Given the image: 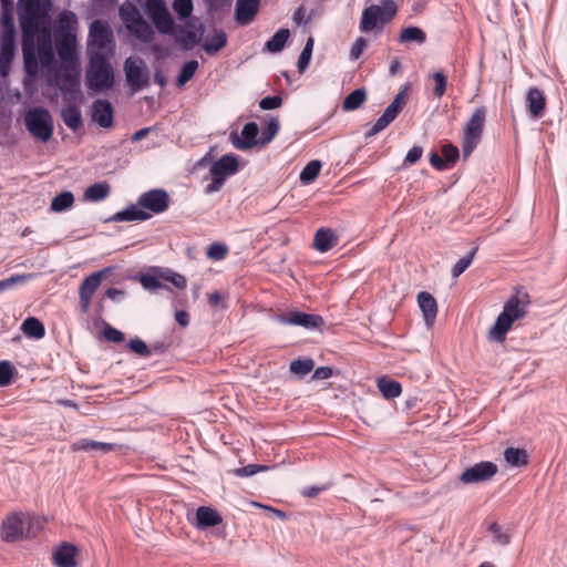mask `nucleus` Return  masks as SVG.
I'll return each instance as SVG.
<instances>
[{
    "mask_svg": "<svg viewBox=\"0 0 567 567\" xmlns=\"http://www.w3.org/2000/svg\"><path fill=\"white\" fill-rule=\"evenodd\" d=\"M51 0H19L18 16L23 38H34L40 25L49 18Z\"/></svg>",
    "mask_w": 567,
    "mask_h": 567,
    "instance_id": "nucleus-1",
    "label": "nucleus"
},
{
    "mask_svg": "<svg viewBox=\"0 0 567 567\" xmlns=\"http://www.w3.org/2000/svg\"><path fill=\"white\" fill-rule=\"evenodd\" d=\"M44 520L24 513L9 515L1 525V538L7 543H14L22 538H31L43 528Z\"/></svg>",
    "mask_w": 567,
    "mask_h": 567,
    "instance_id": "nucleus-2",
    "label": "nucleus"
},
{
    "mask_svg": "<svg viewBox=\"0 0 567 567\" xmlns=\"http://www.w3.org/2000/svg\"><path fill=\"white\" fill-rule=\"evenodd\" d=\"M398 13L394 0H380L379 4H371L362 11L359 29L361 32H381Z\"/></svg>",
    "mask_w": 567,
    "mask_h": 567,
    "instance_id": "nucleus-3",
    "label": "nucleus"
},
{
    "mask_svg": "<svg viewBox=\"0 0 567 567\" xmlns=\"http://www.w3.org/2000/svg\"><path fill=\"white\" fill-rule=\"evenodd\" d=\"M526 302L517 296L512 297L503 308V311L496 318L495 323L488 331V339L496 342H504L507 332L513 323L526 316Z\"/></svg>",
    "mask_w": 567,
    "mask_h": 567,
    "instance_id": "nucleus-4",
    "label": "nucleus"
},
{
    "mask_svg": "<svg viewBox=\"0 0 567 567\" xmlns=\"http://www.w3.org/2000/svg\"><path fill=\"white\" fill-rule=\"evenodd\" d=\"M114 84V74L104 53L93 52L86 70V85L94 92L109 90Z\"/></svg>",
    "mask_w": 567,
    "mask_h": 567,
    "instance_id": "nucleus-5",
    "label": "nucleus"
},
{
    "mask_svg": "<svg viewBox=\"0 0 567 567\" xmlns=\"http://www.w3.org/2000/svg\"><path fill=\"white\" fill-rule=\"evenodd\" d=\"M24 124L31 135L42 142H48L53 134V118L43 107H33L25 113Z\"/></svg>",
    "mask_w": 567,
    "mask_h": 567,
    "instance_id": "nucleus-6",
    "label": "nucleus"
},
{
    "mask_svg": "<svg viewBox=\"0 0 567 567\" xmlns=\"http://www.w3.org/2000/svg\"><path fill=\"white\" fill-rule=\"evenodd\" d=\"M205 32V25L199 18L193 17L184 20L183 24L175 27V40L183 49L190 50L197 45Z\"/></svg>",
    "mask_w": 567,
    "mask_h": 567,
    "instance_id": "nucleus-7",
    "label": "nucleus"
},
{
    "mask_svg": "<svg viewBox=\"0 0 567 567\" xmlns=\"http://www.w3.org/2000/svg\"><path fill=\"white\" fill-rule=\"evenodd\" d=\"M56 80L64 101H71L70 97L78 96L79 92V62L61 63Z\"/></svg>",
    "mask_w": 567,
    "mask_h": 567,
    "instance_id": "nucleus-8",
    "label": "nucleus"
},
{
    "mask_svg": "<svg viewBox=\"0 0 567 567\" xmlns=\"http://www.w3.org/2000/svg\"><path fill=\"white\" fill-rule=\"evenodd\" d=\"M485 116V109L483 106L477 107L466 123L463 137V153L465 157L473 152L481 138Z\"/></svg>",
    "mask_w": 567,
    "mask_h": 567,
    "instance_id": "nucleus-9",
    "label": "nucleus"
},
{
    "mask_svg": "<svg viewBox=\"0 0 567 567\" xmlns=\"http://www.w3.org/2000/svg\"><path fill=\"white\" fill-rule=\"evenodd\" d=\"M146 10L158 32L168 35L175 33L174 19L163 0H146Z\"/></svg>",
    "mask_w": 567,
    "mask_h": 567,
    "instance_id": "nucleus-10",
    "label": "nucleus"
},
{
    "mask_svg": "<svg viewBox=\"0 0 567 567\" xmlns=\"http://www.w3.org/2000/svg\"><path fill=\"white\" fill-rule=\"evenodd\" d=\"M126 82L132 93H136L150 84V73L141 59L127 58L124 63Z\"/></svg>",
    "mask_w": 567,
    "mask_h": 567,
    "instance_id": "nucleus-11",
    "label": "nucleus"
},
{
    "mask_svg": "<svg viewBox=\"0 0 567 567\" xmlns=\"http://www.w3.org/2000/svg\"><path fill=\"white\" fill-rule=\"evenodd\" d=\"M405 90L399 92L393 101L388 105L382 115L377 120L373 126L365 133L367 137L374 136L383 131L390 123H392L405 104Z\"/></svg>",
    "mask_w": 567,
    "mask_h": 567,
    "instance_id": "nucleus-12",
    "label": "nucleus"
},
{
    "mask_svg": "<svg viewBox=\"0 0 567 567\" xmlns=\"http://www.w3.org/2000/svg\"><path fill=\"white\" fill-rule=\"evenodd\" d=\"M497 470L494 462L482 461L463 471L460 481L465 485L487 482L497 473Z\"/></svg>",
    "mask_w": 567,
    "mask_h": 567,
    "instance_id": "nucleus-13",
    "label": "nucleus"
},
{
    "mask_svg": "<svg viewBox=\"0 0 567 567\" xmlns=\"http://www.w3.org/2000/svg\"><path fill=\"white\" fill-rule=\"evenodd\" d=\"M112 41V33L107 24L101 20L91 23L89 30V53H103Z\"/></svg>",
    "mask_w": 567,
    "mask_h": 567,
    "instance_id": "nucleus-14",
    "label": "nucleus"
},
{
    "mask_svg": "<svg viewBox=\"0 0 567 567\" xmlns=\"http://www.w3.org/2000/svg\"><path fill=\"white\" fill-rule=\"evenodd\" d=\"M137 204L145 212L150 210L153 214H161L168 208L169 196L164 189H151L138 197Z\"/></svg>",
    "mask_w": 567,
    "mask_h": 567,
    "instance_id": "nucleus-15",
    "label": "nucleus"
},
{
    "mask_svg": "<svg viewBox=\"0 0 567 567\" xmlns=\"http://www.w3.org/2000/svg\"><path fill=\"white\" fill-rule=\"evenodd\" d=\"M229 141L236 150L246 151L254 146L260 145L259 143V127L255 122H248L243 127L241 134L230 132Z\"/></svg>",
    "mask_w": 567,
    "mask_h": 567,
    "instance_id": "nucleus-16",
    "label": "nucleus"
},
{
    "mask_svg": "<svg viewBox=\"0 0 567 567\" xmlns=\"http://www.w3.org/2000/svg\"><path fill=\"white\" fill-rule=\"evenodd\" d=\"M277 321L285 326H299L309 330L320 328L323 324V319L320 316L301 311L279 315Z\"/></svg>",
    "mask_w": 567,
    "mask_h": 567,
    "instance_id": "nucleus-17",
    "label": "nucleus"
},
{
    "mask_svg": "<svg viewBox=\"0 0 567 567\" xmlns=\"http://www.w3.org/2000/svg\"><path fill=\"white\" fill-rule=\"evenodd\" d=\"M91 118L99 126L109 128L113 125V106L107 100H95L91 107Z\"/></svg>",
    "mask_w": 567,
    "mask_h": 567,
    "instance_id": "nucleus-18",
    "label": "nucleus"
},
{
    "mask_svg": "<svg viewBox=\"0 0 567 567\" xmlns=\"http://www.w3.org/2000/svg\"><path fill=\"white\" fill-rule=\"evenodd\" d=\"M238 168V157L234 154H226L210 165L209 174L226 181L227 177L236 174Z\"/></svg>",
    "mask_w": 567,
    "mask_h": 567,
    "instance_id": "nucleus-19",
    "label": "nucleus"
},
{
    "mask_svg": "<svg viewBox=\"0 0 567 567\" xmlns=\"http://www.w3.org/2000/svg\"><path fill=\"white\" fill-rule=\"evenodd\" d=\"M54 38L56 52L61 63L79 62L76 55V37L65 34Z\"/></svg>",
    "mask_w": 567,
    "mask_h": 567,
    "instance_id": "nucleus-20",
    "label": "nucleus"
},
{
    "mask_svg": "<svg viewBox=\"0 0 567 567\" xmlns=\"http://www.w3.org/2000/svg\"><path fill=\"white\" fill-rule=\"evenodd\" d=\"M16 54V37H0V74H9Z\"/></svg>",
    "mask_w": 567,
    "mask_h": 567,
    "instance_id": "nucleus-21",
    "label": "nucleus"
},
{
    "mask_svg": "<svg viewBox=\"0 0 567 567\" xmlns=\"http://www.w3.org/2000/svg\"><path fill=\"white\" fill-rule=\"evenodd\" d=\"M76 97L78 96L70 97L71 101H66L69 103L68 106L61 110V117L64 124L73 132H76L83 125L82 114L76 105Z\"/></svg>",
    "mask_w": 567,
    "mask_h": 567,
    "instance_id": "nucleus-22",
    "label": "nucleus"
},
{
    "mask_svg": "<svg viewBox=\"0 0 567 567\" xmlns=\"http://www.w3.org/2000/svg\"><path fill=\"white\" fill-rule=\"evenodd\" d=\"M78 18L72 11H62L56 19L54 37L70 35L76 37Z\"/></svg>",
    "mask_w": 567,
    "mask_h": 567,
    "instance_id": "nucleus-23",
    "label": "nucleus"
},
{
    "mask_svg": "<svg viewBox=\"0 0 567 567\" xmlns=\"http://www.w3.org/2000/svg\"><path fill=\"white\" fill-rule=\"evenodd\" d=\"M152 217V214L143 210L138 204L130 205L123 210L115 213L107 221L122 223V221H144Z\"/></svg>",
    "mask_w": 567,
    "mask_h": 567,
    "instance_id": "nucleus-24",
    "label": "nucleus"
},
{
    "mask_svg": "<svg viewBox=\"0 0 567 567\" xmlns=\"http://www.w3.org/2000/svg\"><path fill=\"white\" fill-rule=\"evenodd\" d=\"M259 7V0H237L236 20L241 25L249 24L256 16Z\"/></svg>",
    "mask_w": 567,
    "mask_h": 567,
    "instance_id": "nucleus-25",
    "label": "nucleus"
},
{
    "mask_svg": "<svg viewBox=\"0 0 567 567\" xmlns=\"http://www.w3.org/2000/svg\"><path fill=\"white\" fill-rule=\"evenodd\" d=\"M417 302L423 312L426 326H432L437 315V303L435 298L426 291H421L417 295Z\"/></svg>",
    "mask_w": 567,
    "mask_h": 567,
    "instance_id": "nucleus-26",
    "label": "nucleus"
},
{
    "mask_svg": "<svg viewBox=\"0 0 567 567\" xmlns=\"http://www.w3.org/2000/svg\"><path fill=\"white\" fill-rule=\"evenodd\" d=\"M526 102L533 117L538 118L544 114L546 99L540 90L530 87L526 95Z\"/></svg>",
    "mask_w": 567,
    "mask_h": 567,
    "instance_id": "nucleus-27",
    "label": "nucleus"
},
{
    "mask_svg": "<svg viewBox=\"0 0 567 567\" xmlns=\"http://www.w3.org/2000/svg\"><path fill=\"white\" fill-rule=\"evenodd\" d=\"M218 512L208 506H200L196 511V526L198 528L213 527L221 523Z\"/></svg>",
    "mask_w": 567,
    "mask_h": 567,
    "instance_id": "nucleus-28",
    "label": "nucleus"
},
{
    "mask_svg": "<svg viewBox=\"0 0 567 567\" xmlns=\"http://www.w3.org/2000/svg\"><path fill=\"white\" fill-rule=\"evenodd\" d=\"M76 547L70 544L61 545L53 554L54 564L58 567H75Z\"/></svg>",
    "mask_w": 567,
    "mask_h": 567,
    "instance_id": "nucleus-29",
    "label": "nucleus"
},
{
    "mask_svg": "<svg viewBox=\"0 0 567 567\" xmlns=\"http://www.w3.org/2000/svg\"><path fill=\"white\" fill-rule=\"evenodd\" d=\"M2 6V14H1V27L2 32L1 37H16V25L12 16V4L13 0H0Z\"/></svg>",
    "mask_w": 567,
    "mask_h": 567,
    "instance_id": "nucleus-30",
    "label": "nucleus"
},
{
    "mask_svg": "<svg viewBox=\"0 0 567 567\" xmlns=\"http://www.w3.org/2000/svg\"><path fill=\"white\" fill-rule=\"evenodd\" d=\"M115 449L113 443L97 442L90 439H80L72 444L73 451L110 453Z\"/></svg>",
    "mask_w": 567,
    "mask_h": 567,
    "instance_id": "nucleus-31",
    "label": "nucleus"
},
{
    "mask_svg": "<svg viewBox=\"0 0 567 567\" xmlns=\"http://www.w3.org/2000/svg\"><path fill=\"white\" fill-rule=\"evenodd\" d=\"M337 241L338 237L333 230L321 228L318 229L315 235L313 245L318 251L326 252L333 248L337 245Z\"/></svg>",
    "mask_w": 567,
    "mask_h": 567,
    "instance_id": "nucleus-32",
    "label": "nucleus"
},
{
    "mask_svg": "<svg viewBox=\"0 0 567 567\" xmlns=\"http://www.w3.org/2000/svg\"><path fill=\"white\" fill-rule=\"evenodd\" d=\"M127 30L144 43H150L154 39L152 27L143 18L133 21Z\"/></svg>",
    "mask_w": 567,
    "mask_h": 567,
    "instance_id": "nucleus-33",
    "label": "nucleus"
},
{
    "mask_svg": "<svg viewBox=\"0 0 567 567\" xmlns=\"http://www.w3.org/2000/svg\"><path fill=\"white\" fill-rule=\"evenodd\" d=\"M398 41L402 44H423L426 41V33L419 27L410 25L401 30Z\"/></svg>",
    "mask_w": 567,
    "mask_h": 567,
    "instance_id": "nucleus-34",
    "label": "nucleus"
},
{
    "mask_svg": "<svg viewBox=\"0 0 567 567\" xmlns=\"http://www.w3.org/2000/svg\"><path fill=\"white\" fill-rule=\"evenodd\" d=\"M21 331L24 333V336L32 339H42L45 334L43 323L34 317H28L22 322Z\"/></svg>",
    "mask_w": 567,
    "mask_h": 567,
    "instance_id": "nucleus-35",
    "label": "nucleus"
},
{
    "mask_svg": "<svg viewBox=\"0 0 567 567\" xmlns=\"http://www.w3.org/2000/svg\"><path fill=\"white\" fill-rule=\"evenodd\" d=\"M111 192V187L106 182L95 183L87 187L84 192V199L87 202H101L105 199Z\"/></svg>",
    "mask_w": 567,
    "mask_h": 567,
    "instance_id": "nucleus-36",
    "label": "nucleus"
},
{
    "mask_svg": "<svg viewBox=\"0 0 567 567\" xmlns=\"http://www.w3.org/2000/svg\"><path fill=\"white\" fill-rule=\"evenodd\" d=\"M33 38H23V58L25 72L34 75L38 72V63L33 52Z\"/></svg>",
    "mask_w": 567,
    "mask_h": 567,
    "instance_id": "nucleus-37",
    "label": "nucleus"
},
{
    "mask_svg": "<svg viewBox=\"0 0 567 567\" xmlns=\"http://www.w3.org/2000/svg\"><path fill=\"white\" fill-rule=\"evenodd\" d=\"M106 271L107 269H103L87 276L80 286V295H87L93 297L95 290L99 288L102 278Z\"/></svg>",
    "mask_w": 567,
    "mask_h": 567,
    "instance_id": "nucleus-38",
    "label": "nucleus"
},
{
    "mask_svg": "<svg viewBox=\"0 0 567 567\" xmlns=\"http://www.w3.org/2000/svg\"><path fill=\"white\" fill-rule=\"evenodd\" d=\"M367 101V92L364 89H357L346 96L342 102V110L350 112L358 110Z\"/></svg>",
    "mask_w": 567,
    "mask_h": 567,
    "instance_id": "nucleus-39",
    "label": "nucleus"
},
{
    "mask_svg": "<svg viewBox=\"0 0 567 567\" xmlns=\"http://www.w3.org/2000/svg\"><path fill=\"white\" fill-rule=\"evenodd\" d=\"M290 31L289 29H280L278 30L270 40H268L265 44V49L270 53H278L282 51L287 40L289 39Z\"/></svg>",
    "mask_w": 567,
    "mask_h": 567,
    "instance_id": "nucleus-40",
    "label": "nucleus"
},
{
    "mask_svg": "<svg viewBox=\"0 0 567 567\" xmlns=\"http://www.w3.org/2000/svg\"><path fill=\"white\" fill-rule=\"evenodd\" d=\"M378 388L382 395L388 400L398 398L402 392L400 382L386 379L384 377L378 380Z\"/></svg>",
    "mask_w": 567,
    "mask_h": 567,
    "instance_id": "nucleus-41",
    "label": "nucleus"
},
{
    "mask_svg": "<svg viewBox=\"0 0 567 567\" xmlns=\"http://www.w3.org/2000/svg\"><path fill=\"white\" fill-rule=\"evenodd\" d=\"M227 44V35L223 30H218L215 34L203 44L204 51L208 55H215Z\"/></svg>",
    "mask_w": 567,
    "mask_h": 567,
    "instance_id": "nucleus-42",
    "label": "nucleus"
},
{
    "mask_svg": "<svg viewBox=\"0 0 567 567\" xmlns=\"http://www.w3.org/2000/svg\"><path fill=\"white\" fill-rule=\"evenodd\" d=\"M504 458L511 466H525L528 463V455L523 449L507 447L504 452Z\"/></svg>",
    "mask_w": 567,
    "mask_h": 567,
    "instance_id": "nucleus-43",
    "label": "nucleus"
},
{
    "mask_svg": "<svg viewBox=\"0 0 567 567\" xmlns=\"http://www.w3.org/2000/svg\"><path fill=\"white\" fill-rule=\"evenodd\" d=\"M74 203V196L72 192L65 190L56 195L51 202V210L55 213L64 212L72 207Z\"/></svg>",
    "mask_w": 567,
    "mask_h": 567,
    "instance_id": "nucleus-44",
    "label": "nucleus"
},
{
    "mask_svg": "<svg viewBox=\"0 0 567 567\" xmlns=\"http://www.w3.org/2000/svg\"><path fill=\"white\" fill-rule=\"evenodd\" d=\"M315 368V361L311 358H299L290 362L289 370L298 377H305Z\"/></svg>",
    "mask_w": 567,
    "mask_h": 567,
    "instance_id": "nucleus-45",
    "label": "nucleus"
},
{
    "mask_svg": "<svg viewBox=\"0 0 567 567\" xmlns=\"http://www.w3.org/2000/svg\"><path fill=\"white\" fill-rule=\"evenodd\" d=\"M140 282L145 290L155 291L157 289H168V286L163 282V278H161V270L158 275H141Z\"/></svg>",
    "mask_w": 567,
    "mask_h": 567,
    "instance_id": "nucleus-46",
    "label": "nucleus"
},
{
    "mask_svg": "<svg viewBox=\"0 0 567 567\" xmlns=\"http://www.w3.org/2000/svg\"><path fill=\"white\" fill-rule=\"evenodd\" d=\"M321 169V163L319 161L309 162L300 173V182L303 185L312 183L319 175Z\"/></svg>",
    "mask_w": 567,
    "mask_h": 567,
    "instance_id": "nucleus-47",
    "label": "nucleus"
},
{
    "mask_svg": "<svg viewBox=\"0 0 567 567\" xmlns=\"http://www.w3.org/2000/svg\"><path fill=\"white\" fill-rule=\"evenodd\" d=\"M280 128L279 121L276 117H270L267 122L266 128L259 136V143L261 146L270 143L278 134Z\"/></svg>",
    "mask_w": 567,
    "mask_h": 567,
    "instance_id": "nucleus-48",
    "label": "nucleus"
},
{
    "mask_svg": "<svg viewBox=\"0 0 567 567\" xmlns=\"http://www.w3.org/2000/svg\"><path fill=\"white\" fill-rule=\"evenodd\" d=\"M161 278H163V282H171L174 287L181 290L185 289L187 286L186 278L169 268L161 269Z\"/></svg>",
    "mask_w": 567,
    "mask_h": 567,
    "instance_id": "nucleus-49",
    "label": "nucleus"
},
{
    "mask_svg": "<svg viewBox=\"0 0 567 567\" xmlns=\"http://www.w3.org/2000/svg\"><path fill=\"white\" fill-rule=\"evenodd\" d=\"M198 62L196 60L187 61L181 69V72L177 76V85H185L195 74L198 69Z\"/></svg>",
    "mask_w": 567,
    "mask_h": 567,
    "instance_id": "nucleus-50",
    "label": "nucleus"
},
{
    "mask_svg": "<svg viewBox=\"0 0 567 567\" xmlns=\"http://www.w3.org/2000/svg\"><path fill=\"white\" fill-rule=\"evenodd\" d=\"M173 10L177 13L178 19L184 21L186 19L193 18L192 12L194 9L192 0H174Z\"/></svg>",
    "mask_w": 567,
    "mask_h": 567,
    "instance_id": "nucleus-51",
    "label": "nucleus"
},
{
    "mask_svg": "<svg viewBox=\"0 0 567 567\" xmlns=\"http://www.w3.org/2000/svg\"><path fill=\"white\" fill-rule=\"evenodd\" d=\"M120 16L126 28L131 25L133 21L142 18L137 8L132 3L123 4L120 8Z\"/></svg>",
    "mask_w": 567,
    "mask_h": 567,
    "instance_id": "nucleus-52",
    "label": "nucleus"
},
{
    "mask_svg": "<svg viewBox=\"0 0 567 567\" xmlns=\"http://www.w3.org/2000/svg\"><path fill=\"white\" fill-rule=\"evenodd\" d=\"M313 49V39L309 38L298 59V71L303 73L309 66Z\"/></svg>",
    "mask_w": 567,
    "mask_h": 567,
    "instance_id": "nucleus-53",
    "label": "nucleus"
},
{
    "mask_svg": "<svg viewBox=\"0 0 567 567\" xmlns=\"http://www.w3.org/2000/svg\"><path fill=\"white\" fill-rule=\"evenodd\" d=\"M477 251V247H474L470 252L462 257L452 268V276L457 278L461 276L473 262L474 256Z\"/></svg>",
    "mask_w": 567,
    "mask_h": 567,
    "instance_id": "nucleus-54",
    "label": "nucleus"
},
{
    "mask_svg": "<svg viewBox=\"0 0 567 567\" xmlns=\"http://www.w3.org/2000/svg\"><path fill=\"white\" fill-rule=\"evenodd\" d=\"M430 78L434 81L435 85L433 89V93L435 97L441 99L446 91L447 86V78L442 71L433 72Z\"/></svg>",
    "mask_w": 567,
    "mask_h": 567,
    "instance_id": "nucleus-55",
    "label": "nucleus"
},
{
    "mask_svg": "<svg viewBox=\"0 0 567 567\" xmlns=\"http://www.w3.org/2000/svg\"><path fill=\"white\" fill-rule=\"evenodd\" d=\"M127 347L130 348L131 351H133L134 353H136L141 357L148 358L152 355V350L140 338L130 339Z\"/></svg>",
    "mask_w": 567,
    "mask_h": 567,
    "instance_id": "nucleus-56",
    "label": "nucleus"
},
{
    "mask_svg": "<svg viewBox=\"0 0 567 567\" xmlns=\"http://www.w3.org/2000/svg\"><path fill=\"white\" fill-rule=\"evenodd\" d=\"M227 252L228 248L226 245L214 243L208 247L206 255L209 259L218 261L223 260L227 256Z\"/></svg>",
    "mask_w": 567,
    "mask_h": 567,
    "instance_id": "nucleus-57",
    "label": "nucleus"
},
{
    "mask_svg": "<svg viewBox=\"0 0 567 567\" xmlns=\"http://www.w3.org/2000/svg\"><path fill=\"white\" fill-rule=\"evenodd\" d=\"M368 47V40L360 37L351 45L349 58L351 61H357Z\"/></svg>",
    "mask_w": 567,
    "mask_h": 567,
    "instance_id": "nucleus-58",
    "label": "nucleus"
},
{
    "mask_svg": "<svg viewBox=\"0 0 567 567\" xmlns=\"http://www.w3.org/2000/svg\"><path fill=\"white\" fill-rule=\"evenodd\" d=\"M268 466L258 465V464H248L246 466L239 467L235 470V475L239 477H248L252 476L259 472L267 471Z\"/></svg>",
    "mask_w": 567,
    "mask_h": 567,
    "instance_id": "nucleus-59",
    "label": "nucleus"
},
{
    "mask_svg": "<svg viewBox=\"0 0 567 567\" xmlns=\"http://www.w3.org/2000/svg\"><path fill=\"white\" fill-rule=\"evenodd\" d=\"M489 530L494 536V542L498 545L505 546L509 544L511 537L507 533L502 530V527L497 523H493L489 526Z\"/></svg>",
    "mask_w": 567,
    "mask_h": 567,
    "instance_id": "nucleus-60",
    "label": "nucleus"
},
{
    "mask_svg": "<svg viewBox=\"0 0 567 567\" xmlns=\"http://www.w3.org/2000/svg\"><path fill=\"white\" fill-rule=\"evenodd\" d=\"M442 155L444 162H446V165L450 166L451 164H454L456 162L460 153L456 146L452 144H446L442 147Z\"/></svg>",
    "mask_w": 567,
    "mask_h": 567,
    "instance_id": "nucleus-61",
    "label": "nucleus"
},
{
    "mask_svg": "<svg viewBox=\"0 0 567 567\" xmlns=\"http://www.w3.org/2000/svg\"><path fill=\"white\" fill-rule=\"evenodd\" d=\"M13 375V368L8 361L0 362V385H8Z\"/></svg>",
    "mask_w": 567,
    "mask_h": 567,
    "instance_id": "nucleus-62",
    "label": "nucleus"
},
{
    "mask_svg": "<svg viewBox=\"0 0 567 567\" xmlns=\"http://www.w3.org/2000/svg\"><path fill=\"white\" fill-rule=\"evenodd\" d=\"M282 104V99L278 95L266 96L260 100L259 107L261 110H274Z\"/></svg>",
    "mask_w": 567,
    "mask_h": 567,
    "instance_id": "nucleus-63",
    "label": "nucleus"
},
{
    "mask_svg": "<svg viewBox=\"0 0 567 567\" xmlns=\"http://www.w3.org/2000/svg\"><path fill=\"white\" fill-rule=\"evenodd\" d=\"M423 154V148L421 146H413L406 154L404 158V165L410 166L415 164Z\"/></svg>",
    "mask_w": 567,
    "mask_h": 567,
    "instance_id": "nucleus-64",
    "label": "nucleus"
}]
</instances>
